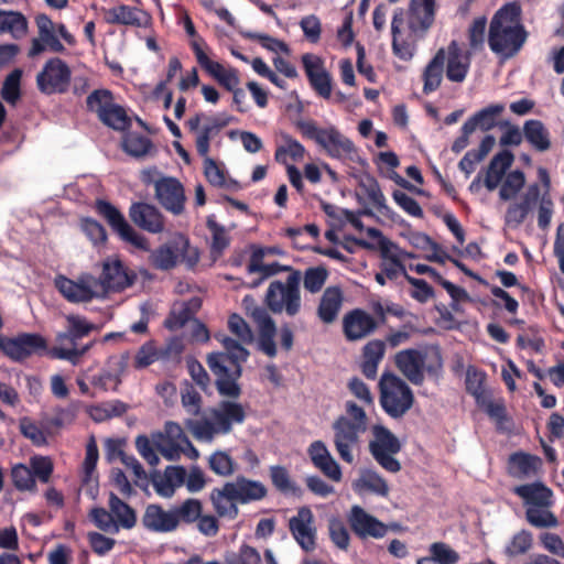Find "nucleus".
Wrapping results in <instances>:
<instances>
[{"instance_id": "obj_1", "label": "nucleus", "mask_w": 564, "mask_h": 564, "mask_svg": "<svg viewBox=\"0 0 564 564\" xmlns=\"http://www.w3.org/2000/svg\"><path fill=\"white\" fill-rule=\"evenodd\" d=\"M228 328L238 340L226 335L217 336L224 350L209 354L207 364L215 376L218 393L221 397L237 399L241 394L238 380L242 375V365L250 355L243 344L252 343L253 334L247 322L236 313L229 316Z\"/></svg>"}, {"instance_id": "obj_2", "label": "nucleus", "mask_w": 564, "mask_h": 564, "mask_svg": "<svg viewBox=\"0 0 564 564\" xmlns=\"http://www.w3.org/2000/svg\"><path fill=\"white\" fill-rule=\"evenodd\" d=\"M520 13L517 2L507 3L495 13L488 34L492 52L510 57L520 51L527 39V32L519 23Z\"/></svg>"}, {"instance_id": "obj_3", "label": "nucleus", "mask_w": 564, "mask_h": 564, "mask_svg": "<svg viewBox=\"0 0 564 564\" xmlns=\"http://www.w3.org/2000/svg\"><path fill=\"white\" fill-rule=\"evenodd\" d=\"M267 495L268 489L261 481L238 476L235 481H228L221 488H214L210 492V501L220 517L227 514L236 517L238 513L236 502L246 505L262 500Z\"/></svg>"}, {"instance_id": "obj_4", "label": "nucleus", "mask_w": 564, "mask_h": 564, "mask_svg": "<svg viewBox=\"0 0 564 564\" xmlns=\"http://www.w3.org/2000/svg\"><path fill=\"white\" fill-rule=\"evenodd\" d=\"M295 127L304 139L314 141L329 158L343 162L357 161L356 145L335 126L319 128L314 120H297Z\"/></svg>"}, {"instance_id": "obj_5", "label": "nucleus", "mask_w": 564, "mask_h": 564, "mask_svg": "<svg viewBox=\"0 0 564 564\" xmlns=\"http://www.w3.org/2000/svg\"><path fill=\"white\" fill-rule=\"evenodd\" d=\"M348 416H339L333 423L334 444L339 457L351 464L354 462L352 448L359 443L360 434L367 431V414L354 401L346 402Z\"/></svg>"}, {"instance_id": "obj_6", "label": "nucleus", "mask_w": 564, "mask_h": 564, "mask_svg": "<svg viewBox=\"0 0 564 564\" xmlns=\"http://www.w3.org/2000/svg\"><path fill=\"white\" fill-rule=\"evenodd\" d=\"M67 327L63 333L56 335L55 346L48 350V356L53 359L67 360L73 365H77L79 359L93 347L94 343H89L78 347V340L88 336L96 325L88 322L85 317L79 315L66 316Z\"/></svg>"}, {"instance_id": "obj_7", "label": "nucleus", "mask_w": 564, "mask_h": 564, "mask_svg": "<svg viewBox=\"0 0 564 564\" xmlns=\"http://www.w3.org/2000/svg\"><path fill=\"white\" fill-rule=\"evenodd\" d=\"M302 272L292 271L285 279L274 280L269 284L264 295V303L273 314L285 313L295 316L302 306L301 285Z\"/></svg>"}, {"instance_id": "obj_8", "label": "nucleus", "mask_w": 564, "mask_h": 564, "mask_svg": "<svg viewBox=\"0 0 564 564\" xmlns=\"http://www.w3.org/2000/svg\"><path fill=\"white\" fill-rule=\"evenodd\" d=\"M379 390L380 405L392 419L403 417L414 403V394L411 388L394 373H382Z\"/></svg>"}, {"instance_id": "obj_9", "label": "nucleus", "mask_w": 564, "mask_h": 564, "mask_svg": "<svg viewBox=\"0 0 564 564\" xmlns=\"http://www.w3.org/2000/svg\"><path fill=\"white\" fill-rule=\"evenodd\" d=\"M373 438L369 442V452L375 460L387 471L401 470L400 462L393 456L401 451L399 438L386 426H372Z\"/></svg>"}, {"instance_id": "obj_10", "label": "nucleus", "mask_w": 564, "mask_h": 564, "mask_svg": "<svg viewBox=\"0 0 564 564\" xmlns=\"http://www.w3.org/2000/svg\"><path fill=\"white\" fill-rule=\"evenodd\" d=\"M95 209L101 216L111 229L120 237L121 240L132 245L134 248L149 251V240L139 234L124 218L122 213L110 202L105 199H97Z\"/></svg>"}, {"instance_id": "obj_11", "label": "nucleus", "mask_w": 564, "mask_h": 564, "mask_svg": "<svg viewBox=\"0 0 564 564\" xmlns=\"http://www.w3.org/2000/svg\"><path fill=\"white\" fill-rule=\"evenodd\" d=\"M188 252L189 240L184 235L178 234L169 242L151 251L149 261L154 269L162 271H169L175 268L180 257H187V261L191 265L196 264L198 261L197 251L194 250L193 254H188Z\"/></svg>"}, {"instance_id": "obj_12", "label": "nucleus", "mask_w": 564, "mask_h": 564, "mask_svg": "<svg viewBox=\"0 0 564 564\" xmlns=\"http://www.w3.org/2000/svg\"><path fill=\"white\" fill-rule=\"evenodd\" d=\"M72 79V70L65 61L52 57L46 61L41 72L36 75V87L40 93L51 96L68 91Z\"/></svg>"}, {"instance_id": "obj_13", "label": "nucleus", "mask_w": 564, "mask_h": 564, "mask_svg": "<svg viewBox=\"0 0 564 564\" xmlns=\"http://www.w3.org/2000/svg\"><path fill=\"white\" fill-rule=\"evenodd\" d=\"M0 351L13 361H23L32 355L48 354L46 339L36 333H21L15 337L0 336Z\"/></svg>"}, {"instance_id": "obj_14", "label": "nucleus", "mask_w": 564, "mask_h": 564, "mask_svg": "<svg viewBox=\"0 0 564 564\" xmlns=\"http://www.w3.org/2000/svg\"><path fill=\"white\" fill-rule=\"evenodd\" d=\"M155 199L167 212L181 215L185 209V189L183 184L173 176H162L154 182Z\"/></svg>"}, {"instance_id": "obj_15", "label": "nucleus", "mask_w": 564, "mask_h": 564, "mask_svg": "<svg viewBox=\"0 0 564 564\" xmlns=\"http://www.w3.org/2000/svg\"><path fill=\"white\" fill-rule=\"evenodd\" d=\"M302 66L311 88L324 99H329L333 90V78L325 68L322 57L312 53H305L301 57Z\"/></svg>"}, {"instance_id": "obj_16", "label": "nucleus", "mask_w": 564, "mask_h": 564, "mask_svg": "<svg viewBox=\"0 0 564 564\" xmlns=\"http://www.w3.org/2000/svg\"><path fill=\"white\" fill-rule=\"evenodd\" d=\"M314 522L313 511L307 506L300 507L296 514L289 520L293 539L305 552H312L316 547L317 530Z\"/></svg>"}, {"instance_id": "obj_17", "label": "nucleus", "mask_w": 564, "mask_h": 564, "mask_svg": "<svg viewBox=\"0 0 564 564\" xmlns=\"http://www.w3.org/2000/svg\"><path fill=\"white\" fill-rule=\"evenodd\" d=\"M351 531L360 539H381L388 532V527L360 506H352L347 517Z\"/></svg>"}, {"instance_id": "obj_18", "label": "nucleus", "mask_w": 564, "mask_h": 564, "mask_svg": "<svg viewBox=\"0 0 564 564\" xmlns=\"http://www.w3.org/2000/svg\"><path fill=\"white\" fill-rule=\"evenodd\" d=\"M378 322L373 316L361 308H355L345 314L343 332L347 340L356 341L373 334Z\"/></svg>"}, {"instance_id": "obj_19", "label": "nucleus", "mask_w": 564, "mask_h": 564, "mask_svg": "<svg viewBox=\"0 0 564 564\" xmlns=\"http://www.w3.org/2000/svg\"><path fill=\"white\" fill-rule=\"evenodd\" d=\"M129 217L135 226L150 234H161L165 228L163 214L148 203H132L129 207Z\"/></svg>"}, {"instance_id": "obj_20", "label": "nucleus", "mask_w": 564, "mask_h": 564, "mask_svg": "<svg viewBox=\"0 0 564 564\" xmlns=\"http://www.w3.org/2000/svg\"><path fill=\"white\" fill-rule=\"evenodd\" d=\"M542 194L538 183L530 184L520 202L508 206L505 214V224L511 228H518L527 219L533 206L540 202Z\"/></svg>"}, {"instance_id": "obj_21", "label": "nucleus", "mask_w": 564, "mask_h": 564, "mask_svg": "<svg viewBox=\"0 0 564 564\" xmlns=\"http://www.w3.org/2000/svg\"><path fill=\"white\" fill-rule=\"evenodd\" d=\"M135 275L129 273L119 259H107L102 265L100 284L106 291L119 292L132 285Z\"/></svg>"}, {"instance_id": "obj_22", "label": "nucleus", "mask_w": 564, "mask_h": 564, "mask_svg": "<svg viewBox=\"0 0 564 564\" xmlns=\"http://www.w3.org/2000/svg\"><path fill=\"white\" fill-rule=\"evenodd\" d=\"M209 415L223 435L230 433L234 424H242L247 416L242 404L229 400H223L212 408Z\"/></svg>"}, {"instance_id": "obj_23", "label": "nucleus", "mask_w": 564, "mask_h": 564, "mask_svg": "<svg viewBox=\"0 0 564 564\" xmlns=\"http://www.w3.org/2000/svg\"><path fill=\"white\" fill-rule=\"evenodd\" d=\"M307 454L313 465L318 468L327 478L336 482L341 480L343 473L340 466L330 455L324 442L314 441L308 446Z\"/></svg>"}, {"instance_id": "obj_24", "label": "nucleus", "mask_w": 564, "mask_h": 564, "mask_svg": "<svg viewBox=\"0 0 564 564\" xmlns=\"http://www.w3.org/2000/svg\"><path fill=\"white\" fill-rule=\"evenodd\" d=\"M446 53V77L448 80L454 83H463L468 74L470 59L467 53H464L463 48L456 41H452Z\"/></svg>"}, {"instance_id": "obj_25", "label": "nucleus", "mask_w": 564, "mask_h": 564, "mask_svg": "<svg viewBox=\"0 0 564 564\" xmlns=\"http://www.w3.org/2000/svg\"><path fill=\"white\" fill-rule=\"evenodd\" d=\"M252 316L259 327V349L270 358L275 357L278 350L274 341L276 334V326L274 321L263 308H256L252 313Z\"/></svg>"}, {"instance_id": "obj_26", "label": "nucleus", "mask_w": 564, "mask_h": 564, "mask_svg": "<svg viewBox=\"0 0 564 564\" xmlns=\"http://www.w3.org/2000/svg\"><path fill=\"white\" fill-rule=\"evenodd\" d=\"M395 366L413 383L424 381V357L416 349L401 350L395 355Z\"/></svg>"}, {"instance_id": "obj_27", "label": "nucleus", "mask_w": 564, "mask_h": 564, "mask_svg": "<svg viewBox=\"0 0 564 564\" xmlns=\"http://www.w3.org/2000/svg\"><path fill=\"white\" fill-rule=\"evenodd\" d=\"M435 7V0H411L409 29L413 33L425 32L434 22Z\"/></svg>"}, {"instance_id": "obj_28", "label": "nucleus", "mask_w": 564, "mask_h": 564, "mask_svg": "<svg viewBox=\"0 0 564 564\" xmlns=\"http://www.w3.org/2000/svg\"><path fill=\"white\" fill-rule=\"evenodd\" d=\"M142 525L151 532H172L177 528L173 511H165L160 505H149L141 519Z\"/></svg>"}, {"instance_id": "obj_29", "label": "nucleus", "mask_w": 564, "mask_h": 564, "mask_svg": "<svg viewBox=\"0 0 564 564\" xmlns=\"http://www.w3.org/2000/svg\"><path fill=\"white\" fill-rule=\"evenodd\" d=\"M513 160L514 156L509 150H502L492 156L484 178V185L488 191L491 192L498 187L507 170L512 165Z\"/></svg>"}, {"instance_id": "obj_30", "label": "nucleus", "mask_w": 564, "mask_h": 564, "mask_svg": "<svg viewBox=\"0 0 564 564\" xmlns=\"http://www.w3.org/2000/svg\"><path fill=\"white\" fill-rule=\"evenodd\" d=\"M140 15L149 18L143 10L127 4H119L118 7L110 8L106 11L105 21L108 24L141 28L144 25V22Z\"/></svg>"}, {"instance_id": "obj_31", "label": "nucleus", "mask_w": 564, "mask_h": 564, "mask_svg": "<svg viewBox=\"0 0 564 564\" xmlns=\"http://www.w3.org/2000/svg\"><path fill=\"white\" fill-rule=\"evenodd\" d=\"M343 304V292L338 286H328L319 301L317 316L325 324H332L338 316Z\"/></svg>"}, {"instance_id": "obj_32", "label": "nucleus", "mask_w": 564, "mask_h": 564, "mask_svg": "<svg viewBox=\"0 0 564 564\" xmlns=\"http://www.w3.org/2000/svg\"><path fill=\"white\" fill-rule=\"evenodd\" d=\"M513 492L521 497L528 505L547 508L553 503V491L542 482L517 486Z\"/></svg>"}, {"instance_id": "obj_33", "label": "nucleus", "mask_w": 564, "mask_h": 564, "mask_svg": "<svg viewBox=\"0 0 564 564\" xmlns=\"http://www.w3.org/2000/svg\"><path fill=\"white\" fill-rule=\"evenodd\" d=\"M446 59L445 48H440L423 70V93L429 95L442 84L444 64Z\"/></svg>"}, {"instance_id": "obj_34", "label": "nucleus", "mask_w": 564, "mask_h": 564, "mask_svg": "<svg viewBox=\"0 0 564 564\" xmlns=\"http://www.w3.org/2000/svg\"><path fill=\"white\" fill-rule=\"evenodd\" d=\"M384 352L386 344L380 339L370 340L364 346L361 371L366 378L371 380L376 378L378 366L383 359Z\"/></svg>"}, {"instance_id": "obj_35", "label": "nucleus", "mask_w": 564, "mask_h": 564, "mask_svg": "<svg viewBox=\"0 0 564 564\" xmlns=\"http://www.w3.org/2000/svg\"><path fill=\"white\" fill-rule=\"evenodd\" d=\"M55 285L62 295L73 303L89 302L96 296V292L89 285L65 276L57 278Z\"/></svg>"}, {"instance_id": "obj_36", "label": "nucleus", "mask_w": 564, "mask_h": 564, "mask_svg": "<svg viewBox=\"0 0 564 564\" xmlns=\"http://www.w3.org/2000/svg\"><path fill=\"white\" fill-rule=\"evenodd\" d=\"M505 106L502 104H491L468 118L467 131H475L480 129L486 132L494 129L498 124V118L503 112Z\"/></svg>"}, {"instance_id": "obj_37", "label": "nucleus", "mask_w": 564, "mask_h": 564, "mask_svg": "<svg viewBox=\"0 0 564 564\" xmlns=\"http://www.w3.org/2000/svg\"><path fill=\"white\" fill-rule=\"evenodd\" d=\"M539 180L541 181L544 192L539 202L538 207V227L545 230L550 227L551 219L554 213V203L550 195L551 180L547 171L543 167L538 171Z\"/></svg>"}, {"instance_id": "obj_38", "label": "nucleus", "mask_w": 564, "mask_h": 564, "mask_svg": "<svg viewBox=\"0 0 564 564\" xmlns=\"http://www.w3.org/2000/svg\"><path fill=\"white\" fill-rule=\"evenodd\" d=\"M29 29L28 19L19 11L0 9V34H10L13 40L23 39Z\"/></svg>"}, {"instance_id": "obj_39", "label": "nucleus", "mask_w": 564, "mask_h": 564, "mask_svg": "<svg viewBox=\"0 0 564 564\" xmlns=\"http://www.w3.org/2000/svg\"><path fill=\"white\" fill-rule=\"evenodd\" d=\"M108 505L118 528L121 527L130 530L137 524V513L134 509L121 500L116 494L110 492Z\"/></svg>"}, {"instance_id": "obj_40", "label": "nucleus", "mask_w": 564, "mask_h": 564, "mask_svg": "<svg viewBox=\"0 0 564 564\" xmlns=\"http://www.w3.org/2000/svg\"><path fill=\"white\" fill-rule=\"evenodd\" d=\"M523 134L525 140L540 152L551 148L550 133L540 120H528L523 126Z\"/></svg>"}, {"instance_id": "obj_41", "label": "nucleus", "mask_w": 564, "mask_h": 564, "mask_svg": "<svg viewBox=\"0 0 564 564\" xmlns=\"http://www.w3.org/2000/svg\"><path fill=\"white\" fill-rule=\"evenodd\" d=\"M98 120L104 126L122 132L129 130L132 126L131 118L128 116L126 108L116 101H113V104L102 113L101 118Z\"/></svg>"}, {"instance_id": "obj_42", "label": "nucleus", "mask_w": 564, "mask_h": 564, "mask_svg": "<svg viewBox=\"0 0 564 564\" xmlns=\"http://www.w3.org/2000/svg\"><path fill=\"white\" fill-rule=\"evenodd\" d=\"M355 488L366 490L380 497H388L389 485L377 471L366 469L355 482Z\"/></svg>"}, {"instance_id": "obj_43", "label": "nucleus", "mask_w": 564, "mask_h": 564, "mask_svg": "<svg viewBox=\"0 0 564 564\" xmlns=\"http://www.w3.org/2000/svg\"><path fill=\"white\" fill-rule=\"evenodd\" d=\"M269 471L271 482L278 491L295 497L302 495L301 488L291 479L290 473L284 466H271Z\"/></svg>"}, {"instance_id": "obj_44", "label": "nucleus", "mask_w": 564, "mask_h": 564, "mask_svg": "<svg viewBox=\"0 0 564 564\" xmlns=\"http://www.w3.org/2000/svg\"><path fill=\"white\" fill-rule=\"evenodd\" d=\"M187 473L183 466H167L160 482H154L156 491L161 495H170L174 488L185 484Z\"/></svg>"}, {"instance_id": "obj_45", "label": "nucleus", "mask_w": 564, "mask_h": 564, "mask_svg": "<svg viewBox=\"0 0 564 564\" xmlns=\"http://www.w3.org/2000/svg\"><path fill=\"white\" fill-rule=\"evenodd\" d=\"M486 372L474 366H469L466 371V391L475 398L476 403H482L489 394L485 389Z\"/></svg>"}, {"instance_id": "obj_46", "label": "nucleus", "mask_w": 564, "mask_h": 564, "mask_svg": "<svg viewBox=\"0 0 564 564\" xmlns=\"http://www.w3.org/2000/svg\"><path fill=\"white\" fill-rule=\"evenodd\" d=\"M203 44H205L203 39L193 40L191 42V47L196 57L197 64L215 80H217L220 75L227 69L219 62L213 61L208 57V55L203 50Z\"/></svg>"}, {"instance_id": "obj_47", "label": "nucleus", "mask_w": 564, "mask_h": 564, "mask_svg": "<svg viewBox=\"0 0 564 564\" xmlns=\"http://www.w3.org/2000/svg\"><path fill=\"white\" fill-rule=\"evenodd\" d=\"M510 464L517 469V476L522 478L535 475L542 460L535 455L519 452L510 456Z\"/></svg>"}, {"instance_id": "obj_48", "label": "nucleus", "mask_w": 564, "mask_h": 564, "mask_svg": "<svg viewBox=\"0 0 564 564\" xmlns=\"http://www.w3.org/2000/svg\"><path fill=\"white\" fill-rule=\"evenodd\" d=\"M113 101L115 96L111 90L107 88L95 89L86 98V109L99 119Z\"/></svg>"}, {"instance_id": "obj_49", "label": "nucleus", "mask_w": 564, "mask_h": 564, "mask_svg": "<svg viewBox=\"0 0 564 564\" xmlns=\"http://www.w3.org/2000/svg\"><path fill=\"white\" fill-rule=\"evenodd\" d=\"M282 140L284 141V145L276 148L274 153L275 161L286 163L288 155L294 161H300L304 158L306 152L305 148L296 139L292 138L290 134L283 133Z\"/></svg>"}, {"instance_id": "obj_50", "label": "nucleus", "mask_w": 564, "mask_h": 564, "mask_svg": "<svg viewBox=\"0 0 564 564\" xmlns=\"http://www.w3.org/2000/svg\"><path fill=\"white\" fill-rule=\"evenodd\" d=\"M525 185V175L521 170H514L507 174L500 189L499 197L501 200H511Z\"/></svg>"}, {"instance_id": "obj_51", "label": "nucleus", "mask_w": 564, "mask_h": 564, "mask_svg": "<svg viewBox=\"0 0 564 564\" xmlns=\"http://www.w3.org/2000/svg\"><path fill=\"white\" fill-rule=\"evenodd\" d=\"M186 427L192 432L194 437L198 441H212L215 435L221 434L218 431L216 421L210 417V420H192L188 419L185 421Z\"/></svg>"}, {"instance_id": "obj_52", "label": "nucleus", "mask_w": 564, "mask_h": 564, "mask_svg": "<svg viewBox=\"0 0 564 564\" xmlns=\"http://www.w3.org/2000/svg\"><path fill=\"white\" fill-rule=\"evenodd\" d=\"M208 467L218 476L229 477L236 471L237 465L228 453L216 451L208 457Z\"/></svg>"}, {"instance_id": "obj_53", "label": "nucleus", "mask_w": 564, "mask_h": 564, "mask_svg": "<svg viewBox=\"0 0 564 564\" xmlns=\"http://www.w3.org/2000/svg\"><path fill=\"white\" fill-rule=\"evenodd\" d=\"M122 148L128 154L141 158L149 153L152 141L143 134L131 132L124 135Z\"/></svg>"}, {"instance_id": "obj_54", "label": "nucleus", "mask_w": 564, "mask_h": 564, "mask_svg": "<svg viewBox=\"0 0 564 564\" xmlns=\"http://www.w3.org/2000/svg\"><path fill=\"white\" fill-rule=\"evenodd\" d=\"M172 511L177 520V525L180 522L193 523L199 518L203 511V505L198 499L189 498Z\"/></svg>"}, {"instance_id": "obj_55", "label": "nucleus", "mask_w": 564, "mask_h": 564, "mask_svg": "<svg viewBox=\"0 0 564 564\" xmlns=\"http://www.w3.org/2000/svg\"><path fill=\"white\" fill-rule=\"evenodd\" d=\"M369 183L366 186V194L371 203L376 206L378 212L384 217L393 220L395 213L391 207L386 204V197L381 192L378 182L373 177H369Z\"/></svg>"}, {"instance_id": "obj_56", "label": "nucleus", "mask_w": 564, "mask_h": 564, "mask_svg": "<svg viewBox=\"0 0 564 564\" xmlns=\"http://www.w3.org/2000/svg\"><path fill=\"white\" fill-rule=\"evenodd\" d=\"M13 486L20 491H35L36 481L30 467L18 464L11 469Z\"/></svg>"}, {"instance_id": "obj_57", "label": "nucleus", "mask_w": 564, "mask_h": 564, "mask_svg": "<svg viewBox=\"0 0 564 564\" xmlns=\"http://www.w3.org/2000/svg\"><path fill=\"white\" fill-rule=\"evenodd\" d=\"M328 278V271L325 267H311L302 274L304 289L310 293L319 292Z\"/></svg>"}, {"instance_id": "obj_58", "label": "nucleus", "mask_w": 564, "mask_h": 564, "mask_svg": "<svg viewBox=\"0 0 564 564\" xmlns=\"http://www.w3.org/2000/svg\"><path fill=\"white\" fill-rule=\"evenodd\" d=\"M21 76L22 70L15 68L6 77L3 82L0 95L9 104L14 105L21 97Z\"/></svg>"}, {"instance_id": "obj_59", "label": "nucleus", "mask_w": 564, "mask_h": 564, "mask_svg": "<svg viewBox=\"0 0 564 564\" xmlns=\"http://www.w3.org/2000/svg\"><path fill=\"white\" fill-rule=\"evenodd\" d=\"M206 227L212 232V250L217 253H223L230 242L225 227L217 223L214 215L207 217Z\"/></svg>"}, {"instance_id": "obj_60", "label": "nucleus", "mask_w": 564, "mask_h": 564, "mask_svg": "<svg viewBox=\"0 0 564 564\" xmlns=\"http://www.w3.org/2000/svg\"><path fill=\"white\" fill-rule=\"evenodd\" d=\"M182 405L187 413L198 415L202 409V397L193 384L186 382L181 389Z\"/></svg>"}, {"instance_id": "obj_61", "label": "nucleus", "mask_w": 564, "mask_h": 564, "mask_svg": "<svg viewBox=\"0 0 564 564\" xmlns=\"http://www.w3.org/2000/svg\"><path fill=\"white\" fill-rule=\"evenodd\" d=\"M532 546V534L522 530L513 535L510 543L506 546V554L514 557L527 553Z\"/></svg>"}, {"instance_id": "obj_62", "label": "nucleus", "mask_w": 564, "mask_h": 564, "mask_svg": "<svg viewBox=\"0 0 564 564\" xmlns=\"http://www.w3.org/2000/svg\"><path fill=\"white\" fill-rule=\"evenodd\" d=\"M329 538L332 542L340 550H347L350 536L347 528L340 519L333 518L328 524Z\"/></svg>"}, {"instance_id": "obj_63", "label": "nucleus", "mask_w": 564, "mask_h": 564, "mask_svg": "<svg viewBox=\"0 0 564 564\" xmlns=\"http://www.w3.org/2000/svg\"><path fill=\"white\" fill-rule=\"evenodd\" d=\"M431 558L437 564H456L459 555L443 542H435L430 547Z\"/></svg>"}, {"instance_id": "obj_64", "label": "nucleus", "mask_w": 564, "mask_h": 564, "mask_svg": "<svg viewBox=\"0 0 564 564\" xmlns=\"http://www.w3.org/2000/svg\"><path fill=\"white\" fill-rule=\"evenodd\" d=\"M227 564H261V556L253 546L242 544L237 553L227 557Z\"/></svg>"}]
</instances>
